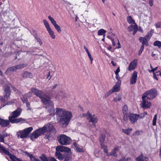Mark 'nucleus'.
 <instances>
[{"mask_svg":"<svg viewBox=\"0 0 161 161\" xmlns=\"http://www.w3.org/2000/svg\"><path fill=\"white\" fill-rule=\"evenodd\" d=\"M31 92L33 93L37 96L38 97L41 99L42 103L46 105V107L48 109L50 115H54L55 110L53 104L51 101L50 97L46 95H44L42 91L39 90L36 88L31 89Z\"/></svg>","mask_w":161,"mask_h":161,"instance_id":"nucleus-1","label":"nucleus"},{"mask_svg":"<svg viewBox=\"0 0 161 161\" xmlns=\"http://www.w3.org/2000/svg\"><path fill=\"white\" fill-rule=\"evenodd\" d=\"M31 92L33 93L37 96L38 97L41 99L42 103L46 105V107L48 109L50 115H54L55 110L53 104L51 101L50 97L46 95H44L42 91L39 90L36 88L31 89Z\"/></svg>","mask_w":161,"mask_h":161,"instance_id":"nucleus-2","label":"nucleus"},{"mask_svg":"<svg viewBox=\"0 0 161 161\" xmlns=\"http://www.w3.org/2000/svg\"><path fill=\"white\" fill-rule=\"evenodd\" d=\"M56 114L59 121H70L72 117L71 112L61 108H56Z\"/></svg>","mask_w":161,"mask_h":161,"instance_id":"nucleus-3","label":"nucleus"},{"mask_svg":"<svg viewBox=\"0 0 161 161\" xmlns=\"http://www.w3.org/2000/svg\"><path fill=\"white\" fill-rule=\"evenodd\" d=\"M26 155L30 158L31 161H40L35 158L32 154L27 152H25ZM40 158L42 161H57L54 158L50 157L47 158L45 155L43 154L40 157Z\"/></svg>","mask_w":161,"mask_h":161,"instance_id":"nucleus-4","label":"nucleus"},{"mask_svg":"<svg viewBox=\"0 0 161 161\" xmlns=\"http://www.w3.org/2000/svg\"><path fill=\"white\" fill-rule=\"evenodd\" d=\"M32 127L27 128L23 130L18 131L17 136L18 138H26L28 136L29 133L32 130Z\"/></svg>","mask_w":161,"mask_h":161,"instance_id":"nucleus-5","label":"nucleus"},{"mask_svg":"<svg viewBox=\"0 0 161 161\" xmlns=\"http://www.w3.org/2000/svg\"><path fill=\"white\" fill-rule=\"evenodd\" d=\"M21 112V110L20 108H17L16 110L10 114L8 118V121H25V120L21 118H18L14 120V119L19 116Z\"/></svg>","mask_w":161,"mask_h":161,"instance_id":"nucleus-6","label":"nucleus"},{"mask_svg":"<svg viewBox=\"0 0 161 161\" xmlns=\"http://www.w3.org/2000/svg\"><path fill=\"white\" fill-rule=\"evenodd\" d=\"M57 139L59 143L62 145H68L71 143L70 138L64 134L58 136Z\"/></svg>","mask_w":161,"mask_h":161,"instance_id":"nucleus-7","label":"nucleus"},{"mask_svg":"<svg viewBox=\"0 0 161 161\" xmlns=\"http://www.w3.org/2000/svg\"><path fill=\"white\" fill-rule=\"evenodd\" d=\"M45 127H43L34 131L32 133L30 138L32 140H34L40 136L45 133Z\"/></svg>","mask_w":161,"mask_h":161,"instance_id":"nucleus-8","label":"nucleus"},{"mask_svg":"<svg viewBox=\"0 0 161 161\" xmlns=\"http://www.w3.org/2000/svg\"><path fill=\"white\" fill-rule=\"evenodd\" d=\"M157 95L156 91L155 89H151L144 93L142 96L149 100L155 98Z\"/></svg>","mask_w":161,"mask_h":161,"instance_id":"nucleus-9","label":"nucleus"},{"mask_svg":"<svg viewBox=\"0 0 161 161\" xmlns=\"http://www.w3.org/2000/svg\"><path fill=\"white\" fill-rule=\"evenodd\" d=\"M55 156L59 160H62L64 158V161H68L71 158V155H68L67 153L62 154L59 152H56Z\"/></svg>","mask_w":161,"mask_h":161,"instance_id":"nucleus-10","label":"nucleus"},{"mask_svg":"<svg viewBox=\"0 0 161 161\" xmlns=\"http://www.w3.org/2000/svg\"><path fill=\"white\" fill-rule=\"evenodd\" d=\"M87 117V119L89 121H96L97 120V117L94 114H91L89 111H88L87 114H80L78 116L79 118H81L83 117Z\"/></svg>","mask_w":161,"mask_h":161,"instance_id":"nucleus-11","label":"nucleus"},{"mask_svg":"<svg viewBox=\"0 0 161 161\" xmlns=\"http://www.w3.org/2000/svg\"><path fill=\"white\" fill-rule=\"evenodd\" d=\"M4 81L5 83L6 82V84L7 85V86H4V99H5H5H7L9 98L10 95V91L9 87L10 84L8 82L6 81V80H5Z\"/></svg>","mask_w":161,"mask_h":161,"instance_id":"nucleus-12","label":"nucleus"},{"mask_svg":"<svg viewBox=\"0 0 161 161\" xmlns=\"http://www.w3.org/2000/svg\"><path fill=\"white\" fill-rule=\"evenodd\" d=\"M43 22L45 25L47 30L48 31L51 37L53 39H54L56 37L55 35L54 34V31L50 27L48 22L46 20L44 19L43 20Z\"/></svg>","mask_w":161,"mask_h":161,"instance_id":"nucleus-13","label":"nucleus"},{"mask_svg":"<svg viewBox=\"0 0 161 161\" xmlns=\"http://www.w3.org/2000/svg\"><path fill=\"white\" fill-rule=\"evenodd\" d=\"M56 152H65L67 153L68 155H71V149L68 147L62 146H57L56 148Z\"/></svg>","mask_w":161,"mask_h":161,"instance_id":"nucleus-14","label":"nucleus"},{"mask_svg":"<svg viewBox=\"0 0 161 161\" xmlns=\"http://www.w3.org/2000/svg\"><path fill=\"white\" fill-rule=\"evenodd\" d=\"M142 101L141 104V107L144 108H149L151 106V103L150 100L142 97Z\"/></svg>","mask_w":161,"mask_h":161,"instance_id":"nucleus-15","label":"nucleus"},{"mask_svg":"<svg viewBox=\"0 0 161 161\" xmlns=\"http://www.w3.org/2000/svg\"><path fill=\"white\" fill-rule=\"evenodd\" d=\"M48 18L49 20L51 21L52 24L53 25L55 29L57 30V31L59 33L61 32V30L60 26L58 25L54 19L53 17H52L51 16L49 15L48 16Z\"/></svg>","mask_w":161,"mask_h":161,"instance_id":"nucleus-16","label":"nucleus"},{"mask_svg":"<svg viewBox=\"0 0 161 161\" xmlns=\"http://www.w3.org/2000/svg\"><path fill=\"white\" fill-rule=\"evenodd\" d=\"M138 63V60L135 59L130 64L128 68L129 71H131L134 70L136 67Z\"/></svg>","mask_w":161,"mask_h":161,"instance_id":"nucleus-17","label":"nucleus"},{"mask_svg":"<svg viewBox=\"0 0 161 161\" xmlns=\"http://www.w3.org/2000/svg\"><path fill=\"white\" fill-rule=\"evenodd\" d=\"M137 77V73L136 71H134L132 74L130 78V84L131 85L135 84L136 82Z\"/></svg>","mask_w":161,"mask_h":161,"instance_id":"nucleus-18","label":"nucleus"},{"mask_svg":"<svg viewBox=\"0 0 161 161\" xmlns=\"http://www.w3.org/2000/svg\"><path fill=\"white\" fill-rule=\"evenodd\" d=\"M122 112L124 114V120H128V116L129 114V111L128 107L126 105H125L122 108Z\"/></svg>","mask_w":161,"mask_h":161,"instance_id":"nucleus-19","label":"nucleus"},{"mask_svg":"<svg viewBox=\"0 0 161 161\" xmlns=\"http://www.w3.org/2000/svg\"><path fill=\"white\" fill-rule=\"evenodd\" d=\"M43 127H45V133L47 131H49L50 132H51L54 134L56 132L55 128H54L52 124H47L44 126Z\"/></svg>","mask_w":161,"mask_h":161,"instance_id":"nucleus-20","label":"nucleus"},{"mask_svg":"<svg viewBox=\"0 0 161 161\" xmlns=\"http://www.w3.org/2000/svg\"><path fill=\"white\" fill-rule=\"evenodd\" d=\"M139 117L138 114H130L128 116V119L130 121H136L139 119Z\"/></svg>","mask_w":161,"mask_h":161,"instance_id":"nucleus-21","label":"nucleus"},{"mask_svg":"<svg viewBox=\"0 0 161 161\" xmlns=\"http://www.w3.org/2000/svg\"><path fill=\"white\" fill-rule=\"evenodd\" d=\"M120 82L118 81L114 86L113 88L110 89L111 92H118L120 90Z\"/></svg>","mask_w":161,"mask_h":161,"instance_id":"nucleus-22","label":"nucleus"},{"mask_svg":"<svg viewBox=\"0 0 161 161\" xmlns=\"http://www.w3.org/2000/svg\"><path fill=\"white\" fill-rule=\"evenodd\" d=\"M149 40H148L146 37H141L139 38V41L142 44V45H143L144 46V45L147 46H148V41Z\"/></svg>","mask_w":161,"mask_h":161,"instance_id":"nucleus-23","label":"nucleus"},{"mask_svg":"<svg viewBox=\"0 0 161 161\" xmlns=\"http://www.w3.org/2000/svg\"><path fill=\"white\" fill-rule=\"evenodd\" d=\"M9 136V135L5 131H3L2 133H0V142L4 143V138Z\"/></svg>","mask_w":161,"mask_h":161,"instance_id":"nucleus-24","label":"nucleus"},{"mask_svg":"<svg viewBox=\"0 0 161 161\" xmlns=\"http://www.w3.org/2000/svg\"><path fill=\"white\" fill-rule=\"evenodd\" d=\"M148 158L144 156L143 154H141L136 158L137 161H147Z\"/></svg>","mask_w":161,"mask_h":161,"instance_id":"nucleus-25","label":"nucleus"},{"mask_svg":"<svg viewBox=\"0 0 161 161\" xmlns=\"http://www.w3.org/2000/svg\"><path fill=\"white\" fill-rule=\"evenodd\" d=\"M31 94V92H29L28 93L25 94L21 97V99L24 103L27 101V97L28 95L30 96Z\"/></svg>","mask_w":161,"mask_h":161,"instance_id":"nucleus-26","label":"nucleus"},{"mask_svg":"<svg viewBox=\"0 0 161 161\" xmlns=\"http://www.w3.org/2000/svg\"><path fill=\"white\" fill-rule=\"evenodd\" d=\"M17 70L15 66L11 67L8 68L6 70V72L8 74H9L10 73L15 71Z\"/></svg>","mask_w":161,"mask_h":161,"instance_id":"nucleus-27","label":"nucleus"},{"mask_svg":"<svg viewBox=\"0 0 161 161\" xmlns=\"http://www.w3.org/2000/svg\"><path fill=\"white\" fill-rule=\"evenodd\" d=\"M119 149L118 147H116L113 149L109 153V155H112L114 156H117L116 154L117 151Z\"/></svg>","mask_w":161,"mask_h":161,"instance_id":"nucleus-28","label":"nucleus"},{"mask_svg":"<svg viewBox=\"0 0 161 161\" xmlns=\"http://www.w3.org/2000/svg\"><path fill=\"white\" fill-rule=\"evenodd\" d=\"M154 30L153 29H151L149 32H147L145 36V37H146L148 40H149L152 37L153 34L154 33Z\"/></svg>","mask_w":161,"mask_h":161,"instance_id":"nucleus-29","label":"nucleus"},{"mask_svg":"<svg viewBox=\"0 0 161 161\" xmlns=\"http://www.w3.org/2000/svg\"><path fill=\"white\" fill-rule=\"evenodd\" d=\"M132 129L131 128H128L127 129H122V132L125 134H127V135H129L130 132L132 131Z\"/></svg>","mask_w":161,"mask_h":161,"instance_id":"nucleus-30","label":"nucleus"},{"mask_svg":"<svg viewBox=\"0 0 161 161\" xmlns=\"http://www.w3.org/2000/svg\"><path fill=\"white\" fill-rule=\"evenodd\" d=\"M23 76L25 78H31L33 77V75L32 73L28 72H26L24 73Z\"/></svg>","mask_w":161,"mask_h":161,"instance_id":"nucleus-31","label":"nucleus"},{"mask_svg":"<svg viewBox=\"0 0 161 161\" xmlns=\"http://www.w3.org/2000/svg\"><path fill=\"white\" fill-rule=\"evenodd\" d=\"M127 22L129 24H135V21L133 20L131 16H128L127 18Z\"/></svg>","mask_w":161,"mask_h":161,"instance_id":"nucleus-32","label":"nucleus"},{"mask_svg":"<svg viewBox=\"0 0 161 161\" xmlns=\"http://www.w3.org/2000/svg\"><path fill=\"white\" fill-rule=\"evenodd\" d=\"M107 37L109 39L112 40L113 38L115 39V38H116V36L112 32H109L108 34Z\"/></svg>","mask_w":161,"mask_h":161,"instance_id":"nucleus-33","label":"nucleus"},{"mask_svg":"<svg viewBox=\"0 0 161 161\" xmlns=\"http://www.w3.org/2000/svg\"><path fill=\"white\" fill-rule=\"evenodd\" d=\"M135 28H136V29L137 28V25H131L128 27V31L130 32L135 29Z\"/></svg>","mask_w":161,"mask_h":161,"instance_id":"nucleus-34","label":"nucleus"},{"mask_svg":"<svg viewBox=\"0 0 161 161\" xmlns=\"http://www.w3.org/2000/svg\"><path fill=\"white\" fill-rule=\"evenodd\" d=\"M102 148L103 149L104 151L107 153V155L108 156H109V153H108V149L106 146H105L104 144H102L101 146Z\"/></svg>","mask_w":161,"mask_h":161,"instance_id":"nucleus-35","label":"nucleus"},{"mask_svg":"<svg viewBox=\"0 0 161 161\" xmlns=\"http://www.w3.org/2000/svg\"><path fill=\"white\" fill-rule=\"evenodd\" d=\"M121 99V95L120 94H119L116 97L114 98L113 101L116 102L120 101Z\"/></svg>","mask_w":161,"mask_h":161,"instance_id":"nucleus-36","label":"nucleus"},{"mask_svg":"<svg viewBox=\"0 0 161 161\" xmlns=\"http://www.w3.org/2000/svg\"><path fill=\"white\" fill-rule=\"evenodd\" d=\"M27 64H22L15 66L17 70L23 68L26 66Z\"/></svg>","mask_w":161,"mask_h":161,"instance_id":"nucleus-37","label":"nucleus"},{"mask_svg":"<svg viewBox=\"0 0 161 161\" xmlns=\"http://www.w3.org/2000/svg\"><path fill=\"white\" fill-rule=\"evenodd\" d=\"M154 45L157 46L159 48H161V42L156 41L154 43Z\"/></svg>","mask_w":161,"mask_h":161,"instance_id":"nucleus-38","label":"nucleus"},{"mask_svg":"<svg viewBox=\"0 0 161 161\" xmlns=\"http://www.w3.org/2000/svg\"><path fill=\"white\" fill-rule=\"evenodd\" d=\"M106 32V31L103 29H102L98 31L97 34L99 36H102Z\"/></svg>","mask_w":161,"mask_h":161,"instance_id":"nucleus-39","label":"nucleus"},{"mask_svg":"<svg viewBox=\"0 0 161 161\" xmlns=\"http://www.w3.org/2000/svg\"><path fill=\"white\" fill-rule=\"evenodd\" d=\"M5 122H0V125L2 126L5 127L8 126L9 124V121H5Z\"/></svg>","mask_w":161,"mask_h":161,"instance_id":"nucleus-40","label":"nucleus"},{"mask_svg":"<svg viewBox=\"0 0 161 161\" xmlns=\"http://www.w3.org/2000/svg\"><path fill=\"white\" fill-rule=\"evenodd\" d=\"M60 124L63 127H65L69 124V121H60Z\"/></svg>","mask_w":161,"mask_h":161,"instance_id":"nucleus-41","label":"nucleus"},{"mask_svg":"<svg viewBox=\"0 0 161 161\" xmlns=\"http://www.w3.org/2000/svg\"><path fill=\"white\" fill-rule=\"evenodd\" d=\"M142 133V131L141 130H137L133 134V136H138L141 135Z\"/></svg>","mask_w":161,"mask_h":161,"instance_id":"nucleus-42","label":"nucleus"},{"mask_svg":"<svg viewBox=\"0 0 161 161\" xmlns=\"http://www.w3.org/2000/svg\"><path fill=\"white\" fill-rule=\"evenodd\" d=\"M35 38L37 41L40 45H41L42 44V42L41 39L38 36H35Z\"/></svg>","mask_w":161,"mask_h":161,"instance_id":"nucleus-43","label":"nucleus"},{"mask_svg":"<svg viewBox=\"0 0 161 161\" xmlns=\"http://www.w3.org/2000/svg\"><path fill=\"white\" fill-rule=\"evenodd\" d=\"M105 140V137L103 136H101L100 139V141L101 146L102 144H103V143Z\"/></svg>","mask_w":161,"mask_h":161,"instance_id":"nucleus-44","label":"nucleus"},{"mask_svg":"<svg viewBox=\"0 0 161 161\" xmlns=\"http://www.w3.org/2000/svg\"><path fill=\"white\" fill-rule=\"evenodd\" d=\"M144 46H143V45H142L140 49V50H139V51L138 53V55H140L142 53V52L143 50L144 49Z\"/></svg>","mask_w":161,"mask_h":161,"instance_id":"nucleus-45","label":"nucleus"},{"mask_svg":"<svg viewBox=\"0 0 161 161\" xmlns=\"http://www.w3.org/2000/svg\"><path fill=\"white\" fill-rule=\"evenodd\" d=\"M76 150L80 152H84V150L82 148H80L78 147H77L76 148Z\"/></svg>","mask_w":161,"mask_h":161,"instance_id":"nucleus-46","label":"nucleus"},{"mask_svg":"<svg viewBox=\"0 0 161 161\" xmlns=\"http://www.w3.org/2000/svg\"><path fill=\"white\" fill-rule=\"evenodd\" d=\"M147 114V113H142L139 115V119L143 118L145 117V114Z\"/></svg>","mask_w":161,"mask_h":161,"instance_id":"nucleus-47","label":"nucleus"},{"mask_svg":"<svg viewBox=\"0 0 161 161\" xmlns=\"http://www.w3.org/2000/svg\"><path fill=\"white\" fill-rule=\"evenodd\" d=\"M111 90H110L108 92H107L105 94V97H107L110 95L111 94H112V93H113L112 92H111Z\"/></svg>","mask_w":161,"mask_h":161,"instance_id":"nucleus-48","label":"nucleus"},{"mask_svg":"<svg viewBox=\"0 0 161 161\" xmlns=\"http://www.w3.org/2000/svg\"><path fill=\"white\" fill-rule=\"evenodd\" d=\"M12 89L15 92H16V93L18 94H19L20 93V92L16 88L14 87H12Z\"/></svg>","mask_w":161,"mask_h":161,"instance_id":"nucleus-49","label":"nucleus"},{"mask_svg":"<svg viewBox=\"0 0 161 161\" xmlns=\"http://www.w3.org/2000/svg\"><path fill=\"white\" fill-rule=\"evenodd\" d=\"M156 28H159L161 27V22H158L155 25Z\"/></svg>","mask_w":161,"mask_h":161,"instance_id":"nucleus-50","label":"nucleus"},{"mask_svg":"<svg viewBox=\"0 0 161 161\" xmlns=\"http://www.w3.org/2000/svg\"><path fill=\"white\" fill-rule=\"evenodd\" d=\"M87 54H88V55L91 60V64H92V61H93V58H92V57L91 56V55L90 54V53H87Z\"/></svg>","mask_w":161,"mask_h":161,"instance_id":"nucleus-51","label":"nucleus"},{"mask_svg":"<svg viewBox=\"0 0 161 161\" xmlns=\"http://www.w3.org/2000/svg\"><path fill=\"white\" fill-rule=\"evenodd\" d=\"M158 73V72H157L156 73H153V78L154 79H155L156 80H158V78L157 77V75H159L158 74H156L157 73Z\"/></svg>","mask_w":161,"mask_h":161,"instance_id":"nucleus-52","label":"nucleus"},{"mask_svg":"<svg viewBox=\"0 0 161 161\" xmlns=\"http://www.w3.org/2000/svg\"><path fill=\"white\" fill-rule=\"evenodd\" d=\"M25 103L26 107L28 108V109L29 110L31 109V108L30 107V104L28 102V101L26 102Z\"/></svg>","mask_w":161,"mask_h":161,"instance_id":"nucleus-53","label":"nucleus"},{"mask_svg":"<svg viewBox=\"0 0 161 161\" xmlns=\"http://www.w3.org/2000/svg\"><path fill=\"white\" fill-rule=\"evenodd\" d=\"M115 40H117L116 37L115 38H113L112 40H111L112 42V44L113 46H115L116 45V43L114 41Z\"/></svg>","mask_w":161,"mask_h":161,"instance_id":"nucleus-54","label":"nucleus"},{"mask_svg":"<svg viewBox=\"0 0 161 161\" xmlns=\"http://www.w3.org/2000/svg\"><path fill=\"white\" fill-rule=\"evenodd\" d=\"M149 4L150 6H152L153 5V0H149Z\"/></svg>","mask_w":161,"mask_h":161,"instance_id":"nucleus-55","label":"nucleus"},{"mask_svg":"<svg viewBox=\"0 0 161 161\" xmlns=\"http://www.w3.org/2000/svg\"><path fill=\"white\" fill-rule=\"evenodd\" d=\"M120 71V70L119 69V67L115 72V74H119V72Z\"/></svg>","mask_w":161,"mask_h":161,"instance_id":"nucleus-56","label":"nucleus"},{"mask_svg":"<svg viewBox=\"0 0 161 161\" xmlns=\"http://www.w3.org/2000/svg\"><path fill=\"white\" fill-rule=\"evenodd\" d=\"M84 49L86 50V53H87V54L89 53L88 49H87V48L86 47H85V46L84 47Z\"/></svg>","mask_w":161,"mask_h":161,"instance_id":"nucleus-57","label":"nucleus"},{"mask_svg":"<svg viewBox=\"0 0 161 161\" xmlns=\"http://www.w3.org/2000/svg\"><path fill=\"white\" fill-rule=\"evenodd\" d=\"M73 145L75 147V148H76L77 147H78L77 143L75 142H73Z\"/></svg>","mask_w":161,"mask_h":161,"instance_id":"nucleus-58","label":"nucleus"},{"mask_svg":"<svg viewBox=\"0 0 161 161\" xmlns=\"http://www.w3.org/2000/svg\"><path fill=\"white\" fill-rule=\"evenodd\" d=\"M116 75V78L118 80L119 79V74H115Z\"/></svg>","mask_w":161,"mask_h":161,"instance_id":"nucleus-59","label":"nucleus"},{"mask_svg":"<svg viewBox=\"0 0 161 161\" xmlns=\"http://www.w3.org/2000/svg\"><path fill=\"white\" fill-rule=\"evenodd\" d=\"M157 114H155L153 118V121H156L157 120Z\"/></svg>","mask_w":161,"mask_h":161,"instance_id":"nucleus-60","label":"nucleus"},{"mask_svg":"<svg viewBox=\"0 0 161 161\" xmlns=\"http://www.w3.org/2000/svg\"><path fill=\"white\" fill-rule=\"evenodd\" d=\"M137 30H138V28L136 29V28H135V29L134 30V31L133 32V35H135L136 33V31H137Z\"/></svg>","mask_w":161,"mask_h":161,"instance_id":"nucleus-61","label":"nucleus"},{"mask_svg":"<svg viewBox=\"0 0 161 161\" xmlns=\"http://www.w3.org/2000/svg\"><path fill=\"white\" fill-rule=\"evenodd\" d=\"M111 63L114 66H115L116 65V63L114 62L113 61H111Z\"/></svg>","mask_w":161,"mask_h":161,"instance_id":"nucleus-62","label":"nucleus"},{"mask_svg":"<svg viewBox=\"0 0 161 161\" xmlns=\"http://www.w3.org/2000/svg\"><path fill=\"white\" fill-rule=\"evenodd\" d=\"M148 71L150 73H152V72H153V73H155L153 71V69H151V70H150V69H148Z\"/></svg>","mask_w":161,"mask_h":161,"instance_id":"nucleus-63","label":"nucleus"},{"mask_svg":"<svg viewBox=\"0 0 161 161\" xmlns=\"http://www.w3.org/2000/svg\"><path fill=\"white\" fill-rule=\"evenodd\" d=\"M139 30L142 33L143 32V29L141 27H139Z\"/></svg>","mask_w":161,"mask_h":161,"instance_id":"nucleus-64","label":"nucleus"}]
</instances>
